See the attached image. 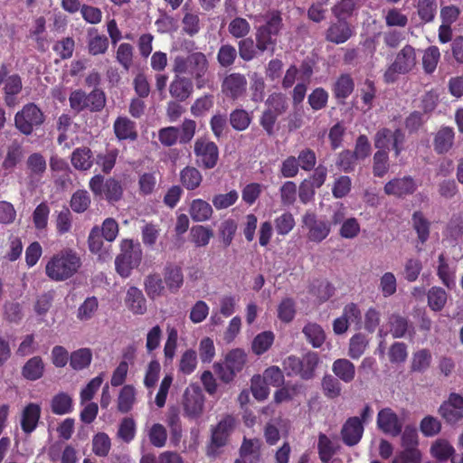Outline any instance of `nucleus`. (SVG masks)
I'll return each instance as SVG.
<instances>
[{
	"label": "nucleus",
	"instance_id": "de8ad7c7",
	"mask_svg": "<svg viewBox=\"0 0 463 463\" xmlns=\"http://www.w3.org/2000/svg\"><path fill=\"white\" fill-rule=\"evenodd\" d=\"M438 261L437 275L448 288H451L455 286V271L449 268L444 253L439 254Z\"/></svg>",
	"mask_w": 463,
	"mask_h": 463
},
{
	"label": "nucleus",
	"instance_id": "69168bd1",
	"mask_svg": "<svg viewBox=\"0 0 463 463\" xmlns=\"http://www.w3.org/2000/svg\"><path fill=\"white\" fill-rule=\"evenodd\" d=\"M147 436L156 448H163L167 440L166 429L160 423H154L148 430Z\"/></svg>",
	"mask_w": 463,
	"mask_h": 463
},
{
	"label": "nucleus",
	"instance_id": "864d4df0",
	"mask_svg": "<svg viewBox=\"0 0 463 463\" xmlns=\"http://www.w3.org/2000/svg\"><path fill=\"white\" fill-rule=\"evenodd\" d=\"M99 308L98 298L94 296L88 297L77 310V318L80 321L90 320Z\"/></svg>",
	"mask_w": 463,
	"mask_h": 463
},
{
	"label": "nucleus",
	"instance_id": "680f3d73",
	"mask_svg": "<svg viewBox=\"0 0 463 463\" xmlns=\"http://www.w3.org/2000/svg\"><path fill=\"white\" fill-rule=\"evenodd\" d=\"M367 345L368 341L366 340V337L363 334L358 333L354 335L350 338L348 355L352 359L360 358L366 350Z\"/></svg>",
	"mask_w": 463,
	"mask_h": 463
},
{
	"label": "nucleus",
	"instance_id": "72a5a7b5",
	"mask_svg": "<svg viewBox=\"0 0 463 463\" xmlns=\"http://www.w3.org/2000/svg\"><path fill=\"white\" fill-rule=\"evenodd\" d=\"M212 205L203 199H194L192 201L189 214L194 222L208 221L213 215Z\"/></svg>",
	"mask_w": 463,
	"mask_h": 463
},
{
	"label": "nucleus",
	"instance_id": "a211bd4d",
	"mask_svg": "<svg viewBox=\"0 0 463 463\" xmlns=\"http://www.w3.org/2000/svg\"><path fill=\"white\" fill-rule=\"evenodd\" d=\"M42 414L40 404L30 402L22 411L20 425L25 435H31L38 427Z\"/></svg>",
	"mask_w": 463,
	"mask_h": 463
},
{
	"label": "nucleus",
	"instance_id": "a878e982",
	"mask_svg": "<svg viewBox=\"0 0 463 463\" xmlns=\"http://www.w3.org/2000/svg\"><path fill=\"white\" fill-rule=\"evenodd\" d=\"M115 136L118 140H136V123L127 117H118L113 124Z\"/></svg>",
	"mask_w": 463,
	"mask_h": 463
},
{
	"label": "nucleus",
	"instance_id": "4c0bfd02",
	"mask_svg": "<svg viewBox=\"0 0 463 463\" xmlns=\"http://www.w3.org/2000/svg\"><path fill=\"white\" fill-rule=\"evenodd\" d=\"M91 361L92 351L87 347L75 350L70 354V365L75 371L88 368Z\"/></svg>",
	"mask_w": 463,
	"mask_h": 463
},
{
	"label": "nucleus",
	"instance_id": "1a4fd4ad",
	"mask_svg": "<svg viewBox=\"0 0 463 463\" xmlns=\"http://www.w3.org/2000/svg\"><path fill=\"white\" fill-rule=\"evenodd\" d=\"M89 186L96 197H104L110 203L118 202L123 195L121 183L113 177L105 181L103 175H95L90 178Z\"/></svg>",
	"mask_w": 463,
	"mask_h": 463
},
{
	"label": "nucleus",
	"instance_id": "c03bdc74",
	"mask_svg": "<svg viewBox=\"0 0 463 463\" xmlns=\"http://www.w3.org/2000/svg\"><path fill=\"white\" fill-rule=\"evenodd\" d=\"M390 169L388 151L378 149L373 157V174L375 177H383Z\"/></svg>",
	"mask_w": 463,
	"mask_h": 463
},
{
	"label": "nucleus",
	"instance_id": "f03ea898",
	"mask_svg": "<svg viewBox=\"0 0 463 463\" xmlns=\"http://www.w3.org/2000/svg\"><path fill=\"white\" fill-rule=\"evenodd\" d=\"M282 28L283 20L279 11L273 10L266 14L265 24L259 26L255 33L256 48L259 52H274Z\"/></svg>",
	"mask_w": 463,
	"mask_h": 463
},
{
	"label": "nucleus",
	"instance_id": "58836bf2",
	"mask_svg": "<svg viewBox=\"0 0 463 463\" xmlns=\"http://www.w3.org/2000/svg\"><path fill=\"white\" fill-rule=\"evenodd\" d=\"M22 88V79L18 74L8 76L4 86L5 101L7 106H12L14 103L15 96L21 92Z\"/></svg>",
	"mask_w": 463,
	"mask_h": 463
},
{
	"label": "nucleus",
	"instance_id": "f257e3e1",
	"mask_svg": "<svg viewBox=\"0 0 463 463\" xmlns=\"http://www.w3.org/2000/svg\"><path fill=\"white\" fill-rule=\"evenodd\" d=\"M81 266L78 253L63 249L53 254L45 265V274L52 281H65L74 276Z\"/></svg>",
	"mask_w": 463,
	"mask_h": 463
},
{
	"label": "nucleus",
	"instance_id": "a18cd8bd",
	"mask_svg": "<svg viewBox=\"0 0 463 463\" xmlns=\"http://www.w3.org/2000/svg\"><path fill=\"white\" fill-rule=\"evenodd\" d=\"M427 298L430 308L435 312H439L445 307L448 294L446 290L440 287H432L428 291Z\"/></svg>",
	"mask_w": 463,
	"mask_h": 463
},
{
	"label": "nucleus",
	"instance_id": "39448f33",
	"mask_svg": "<svg viewBox=\"0 0 463 463\" xmlns=\"http://www.w3.org/2000/svg\"><path fill=\"white\" fill-rule=\"evenodd\" d=\"M142 254L138 243L135 244L132 240H123L120 244V253L115 260L117 272L122 278H128L132 270L140 264Z\"/></svg>",
	"mask_w": 463,
	"mask_h": 463
},
{
	"label": "nucleus",
	"instance_id": "603ef678",
	"mask_svg": "<svg viewBox=\"0 0 463 463\" xmlns=\"http://www.w3.org/2000/svg\"><path fill=\"white\" fill-rule=\"evenodd\" d=\"M134 47L128 43H120L116 52V61L125 71H128L133 64Z\"/></svg>",
	"mask_w": 463,
	"mask_h": 463
},
{
	"label": "nucleus",
	"instance_id": "20e7f679",
	"mask_svg": "<svg viewBox=\"0 0 463 463\" xmlns=\"http://www.w3.org/2000/svg\"><path fill=\"white\" fill-rule=\"evenodd\" d=\"M319 363L316 352H307L302 357L288 355L282 362L283 370L288 377L299 376L302 380H311L315 376Z\"/></svg>",
	"mask_w": 463,
	"mask_h": 463
},
{
	"label": "nucleus",
	"instance_id": "774afa93",
	"mask_svg": "<svg viewBox=\"0 0 463 463\" xmlns=\"http://www.w3.org/2000/svg\"><path fill=\"white\" fill-rule=\"evenodd\" d=\"M421 453L418 448H406L399 452L392 463H420Z\"/></svg>",
	"mask_w": 463,
	"mask_h": 463
},
{
	"label": "nucleus",
	"instance_id": "a19ab883",
	"mask_svg": "<svg viewBox=\"0 0 463 463\" xmlns=\"http://www.w3.org/2000/svg\"><path fill=\"white\" fill-rule=\"evenodd\" d=\"M136 402V391L132 385H124L118 396V410L121 413H128Z\"/></svg>",
	"mask_w": 463,
	"mask_h": 463
},
{
	"label": "nucleus",
	"instance_id": "0eeeda50",
	"mask_svg": "<svg viewBox=\"0 0 463 463\" xmlns=\"http://www.w3.org/2000/svg\"><path fill=\"white\" fill-rule=\"evenodd\" d=\"M44 121L43 112L33 102L25 104L14 116V126L24 136L32 135Z\"/></svg>",
	"mask_w": 463,
	"mask_h": 463
},
{
	"label": "nucleus",
	"instance_id": "e2e57ef3",
	"mask_svg": "<svg viewBox=\"0 0 463 463\" xmlns=\"http://www.w3.org/2000/svg\"><path fill=\"white\" fill-rule=\"evenodd\" d=\"M90 196L86 190H77L71 198L70 205L73 212L81 213L90 207Z\"/></svg>",
	"mask_w": 463,
	"mask_h": 463
},
{
	"label": "nucleus",
	"instance_id": "b1692460",
	"mask_svg": "<svg viewBox=\"0 0 463 463\" xmlns=\"http://www.w3.org/2000/svg\"><path fill=\"white\" fill-rule=\"evenodd\" d=\"M24 157V148L22 144L17 140H13L7 145L5 156L2 162V168L5 171L12 172L18 164L22 162Z\"/></svg>",
	"mask_w": 463,
	"mask_h": 463
},
{
	"label": "nucleus",
	"instance_id": "dca6fc26",
	"mask_svg": "<svg viewBox=\"0 0 463 463\" xmlns=\"http://www.w3.org/2000/svg\"><path fill=\"white\" fill-rule=\"evenodd\" d=\"M377 427L384 434L399 436L402 431V422L391 408H383L377 414Z\"/></svg>",
	"mask_w": 463,
	"mask_h": 463
},
{
	"label": "nucleus",
	"instance_id": "ea45409f",
	"mask_svg": "<svg viewBox=\"0 0 463 463\" xmlns=\"http://www.w3.org/2000/svg\"><path fill=\"white\" fill-rule=\"evenodd\" d=\"M432 361L431 352L427 348H422L413 353L411 362V371L417 373L426 372Z\"/></svg>",
	"mask_w": 463,
	"mask_h": 463
},
{
	"label": "nucleus",
	"instance_id": "4468645a",
	"mask_svg": "<svg viewBox=\"0 0 463 463\" xmlns=\"http://www.w3.org/2000/svg\"><path fill=\"white\" fill-rule=\"evenodd\" d=\"M183 406L185 415L189 418L194 419L203 413L204 396L198 386H191L185 390Z\"/></svg>",
	"mask_w": 463,
	"mask_h": 463
},
{
	"label": "nucleus",
	"instance_id": "09e8293b",
	"mask_svg": "<svg viewBox=\"0 0 463 463\" xmlns=\"http://www.w3.org/2000/svg\"><path fill=\"white\" fill-rule=\"evenodd\" d=\"M440 59V52L439 49L431 45L428 47L423 53L422 56V67L427 74H431L435 71L438 62Z\"/></svg>",
	"mask_w": 463,
	"mask_h": 463
},
{
	"label": "nucleus",
	"instance_id": "37998d69",
	"mask_svg": "<svg viewBox=\"0 0 463 463\" xmlns=\"http://www.w3.org/2000/svg\"><path fill=\"white\" fill-rule=\"evenodd\" d=\"M229 120L234 130L244 131L250 127L252 117L243 109H235L230 113Z\"/></svg>",
	"mask_w": 463,
	"mask_h": 463
},
{
	"label": "nucleus",
	"instance_id": "aec40b11",
	"mask_svg": "<svg viewBox=\"0 0 463 463\" xmlns=\"http://www.w3.org/2000/svg\"><path fill=\"white\" fill-rule=\"evenodd\" d=\"M390 332L393 338L410 337L415 335L413 324L408 317L400 314H392L389 317Z\"/></svg>",
	"mask_w": 463,
	"mask_h": 463
},
{
	"label": "nucleus",
	"instance_id": "9d476101",
	"mask_svg": "<svg viewBox=\"0 0 463 463\" xmlns=\"http://www.w3.org/2000/svg\"><path fill=\"white\" fill-rule=\"evenodd\" d=\"M303 227L309 241L319 243L330 234L332 222L326 217H319L314 212H306L302 216Z\"/></svg>",
	"mask_w": 463,
	"mask_h": 463
},
{
	"label": "nucleus",
	"instance_id": "79ce46f5",
	"mask_svg": "<svg viewBox=\"0 0 463 463\" xmlns=\"http://www.w3.org/2000/svg\"><path fill=\"white\" fill-rule=\"evenodd\" d=\"M165 282L158 273H152L146 277L144 286L147 296L155 299L161 296L165 290Z\"/></svg>",
	"mask_w": 463,
	"mask_h": 463
},
{
	"label": "nucleus",
	"instance_id": "052dcab7",
	"mask_svg": "<svg viewBox=\"0 0 463 463\" xmlns=\"http://www.w3.org/2000/svg\"><path fill=\"white\" fill-rule=\"evenodd\" d=\"M328 92L322 87H317L312 90L307 97V102L315 111L321 110L327 106Z\"/></svg>",
	"mask_w": 463,
	"mask_h": 463
},
{
	"label": "nucleus",
	"instance_id": "7c9ffc66",
	"mask_svg": "<svg viewBox=\"0 0 463 463\" xmlns=\"http://www.w3.org/2000/svg\"><path fill=\"white\" fill-rule=\"evenodd\" d=\"M332 371L335 375L345 383L354 381L355 376V366L347 359H336L332 365Z\"/></svg>",
	"mask_w": 463,
	"mask_h": 463
},
{
	"label": "nucleus",
	"instance_id": "4be33fe9",
	"mask_svg": "<svg viewBox=\"0 0 463 463\" xmlns=\"http://www.w3.org/2000/svg\"><path fill=\"white\" fill-rule=\"evenodd\" d=\"M354 81L348 73L340 74L332 86V92L339 104H345V99L353 93Z\"/></svg>",
	"mask_w": 463,
	"mask_h": 463
},
{
	"label": "nucleus",
	"instance_id": "c85d7f7f",
	"mask_svg": "<svg viewBox=\"0 0 463 463\" xmlns=\"http://www.w3.org/2000/svg\"><path fill=\"white\" fill-rule=\"evenodd\" d=\"M88 35V51L90 54L96 56L104 54L108 51L109 42L106 35L98 33L95 28H91Z\"/></svg>",
	"mask_w": 463,
	"mask_h": 463
},
{
	"label": "nucleus",
	"instance_id": "3c124183",
	"mask_svg": "<svg viewBox=\"0 0 463 463\" xmlns=\"http://www.w3.org/2000/svg\"><path fill=\"white\" fill-rule=\"evenodd\" d=\"M238 52L236 48L230 44H222L217 52V61L223 68L232 66L237 59Z\"/></svg>",
	"mask_w": 463,
	"mask_h": 463
},
{
	"label": "nucleus",
	"instance_id": "0e129e2a",
	"mask_svg": "<svg viewBox=\"0 0 463 463\" xmlns=\"http://www.w3.org/2000/svg\"><path fill=\"white\" fill-rule=\"evenodd\" d=\"M296 312V304L291 298H283L278 306V317L283 323H290Z\"/></svg>",
	"mask_w": 463,
	"mask_h": 463
},
{
	"label": "nucleus",
	"instance_id": "5701e85b",
	"mask_svg": "<svg viewBox=\"0 0 463 463\" xmlns=\"http://www.w3.org/2000/svg\"><path fill=\"white\" fill-rule=\"evenodd\" d=\"M194 91V84L192 80L185 77H181L176 74L169 86V92L172 98L177 101L186 100Z\"/></svg>",
	"mask_w": 463,
	"mask_h": 463
},
{
	"label": "nucleus",
	"instance_id": "4d7b16f0",
	"mask_svg": "<svg viewBox=\"0 0 463 463\" xmlns=\"http://www.w3.org/2000/svg\"><path fill=\"white\" fill-rule=\"evenodd\" d=\"M111 448V440L105 432H99L92 439V451L96 456L107 457Z\"/></svg>",
	"mask_w": 463,
	"mask_h": 463
},
{
	"label": "nucleus",
	"instance_id": "6e6d98bb",
	"mask_svg": "<svg viewBox=\"0 0 463 463\" xmlns=\"http://www.w3.org/2000/svg\"><path fill=\"white\" fill-rule=\"evenodd\" d=\"M412 222L420 241L426 242L430 235V222L421 212L417 211L412 214Z\"/></svg>",
	"mask_w": 463,
	"mask_h": 463
},
{
	"label": "nucleus",
	"instance_id": "6ab92c4d",
	"mask_svg": "<svg viewBox=\"0 0 463 463\" xmlns=\"http://www.w3.org/2000/svg\"><path fill=\"white\" fill-rule=\"evenodd\" d=\"M417 188V184L411 176H403L402 178H393L384 185V193L388 195L403 197L412 194Z\"/></svg>",
	"mask_w": 463,
	"mask_h": 463
},
{
	"label": "nucleus",
	"instance_id": "cd10ccee",
	"mask_svg": "<svg viewBox=\"0 0 463 463\" xmlns=\"http://www.w3.org/2000/svg\"><path fill=\"white\" fill-rule=\"evenodd\" d=\"M45 364L41 356L30 358L22 367V376L28 381H37L43 376Z\"/></svg>",
	"mask_w": 463,
	"mask_h": 463
},
{
	"label": "nucleus",
	"instance_id": "f704fd0d",
	"mask_svg": "<svg viewBox=\"0 0 463 463\" xmlns=\"http://www.w3.org/2000/svg\"><path fill=\"white\" fill-rule=\"evenodd\" d=\"M307 341L314 347L319 348L326 340V334L322 326L317 323H307L302 330Z\"/></svg>",
	"mask_w": 463,
	"mask_h": 463
},
{
	"label": "nucleus",
	"instance_id": "6e6552de",
	"mask_svg": "<svg viewBox=\"0 0 463 463\" xmlns=\"http://www.w3.org/2000/svg\"><path fill=\"white\" fill-rule=\"evenodd\" d=\"M245 364L246 354L241 349H233L226 354L224 364L216 363L213 369L222 382L229 383L243 369Z\"/></svg>",
	"mask_w": 463,
	"mask_h": 463
},
{
	"label": "nucleus",
	"instance_id": "c756f323",
	"mask_svg": "<svg viewBox=\"0 0 463 463\" xmlns=\"http://www.w3.org/2000/svg\"><path fill=\"white\" fill-rule=\"evenodd\" d=\"M71 165L77 170L86 171L93 165V155L90 148L87 146L77 147L71 156Z\"/></svg>",
	"mask_w": 463,
	"mask_h": 463
},
{
	"label": "nucleus",
	"instance_id": "412c9836",
	"mask_svg": "<svg viewBox=\"0 0 463 463\" xmlns=\"http://www.w3.org/2000/svg\"><path fill=\"white\" fill-rule=\"evenodd\" d=\"M164 282L171 293H177L184 285L182 267L174 262H167L163 270Z\"/></svg>",
	"mask_w": 463,
	"mask_h": 463
},
{
	"label": "nucleus",
	"instance_id": "f8f14e48",
	"mask_svg": "<svg viewBox=\"0 0 463 463\" xmlns=\"http://www.w3.org/2000/svg\"><path fill=\"white\" fill-rule=\"evenodd\" d=\"M337 20L331 22L325 32L326 42L342 44L350 40L355 33L354 27L344 17H335Z\"/></svg>",
	"mask_w": 463,
	"mask_h": 463
},
{
	"label": "nucleus",
	"instance_id": "f3484780",
	"mask_svg": "<svg viewBox=\"0 0 463 463\" xmlns=\"http://www.w3.org/2000/svg\"><path fill=\"white\" fill-rule=\"evenodd\" d=\"M439 412L449 424L459 421L463 419V396L451 393L449 400L440 405Z\"/></svg>",
	"mask_w": 463,
	"mask_h": 463
},
{
	"label": "nucleus",
	"instance_id": "423d86ee",
	"mask_svg": "<svg viewBox=\"0 0 463 463\" xmlns=\"http://www.w3.org/2000/svg\"><path fill=\"white\" fill-rule=\"evenodd\" d=\"M416 64V50L413 46L406 44L396 54L394 61L385 71L383 74L384 81L386 83L395 82L399 74H406L411 71Z\"/></svg>",
	"mask_w": 463,
	"mask_h": 463
},
{
	"label": "nucleus",
	"instance_id": "bf43d9fd",
	"mask_svg": "<svg viewBox=\"0 0 463 463\" xmlns=\"http://www.w3.org/2000/svg\"><path fill=\"white\" fill-rule=\"evenodd\" d=\"M430 452L438 460L445 461L454 454L455 449L448 440L438 439L432 444Z\"/></svg>",
	"mask_w": 463,
	"mask_h": 463
},
{
	"label": "nucleus",
	"instance_id": "e433bc0d",
	"mask_svg": "<svg viewBox=\"0 0 463 463\" xmlns=\"http://www.w3.org/2000/svg\"><path fill=\"white\" fill-rule=\"evenodd\" d=\"M415 7L417 14L423 24L434 21L438 11L437 0H418Z\"/></svg>",
	"mask_w": 463,
	"mask_h": 463
},
{
	"label": "nucleus",
	"instance_id": "338daca9",
	"mask_svg": "<svg viewBox=\"0 0 463 463\" xmlns=\"http://www.w3.org/2000/svg\"><path fill=\"white\" fill-rule=\"evenodd\" d=\"M213 236V230L208 227L197 225L191 229L192 241L195 244L196 247L206 246Z\"/></svg>",
	"mask_w": 463,
	"mask_h": 463
},
{
	"label": "nucleus",
	"instance_id": "7ed1b4c3",
	"mask_svg": "<svg viewBox=\"0 0 463 463\" xmlns=\"http://www.w3.org/2000/svg\"><path fill=\"white\" fill-rule=\"evenodd\" d=\"M209 67L208 60L204 53L201 52H192L187 56L178 55L175 58L173 63V71L175 74H188L192 76L198 89L204 86L203 79Z\"/></svg>",
	"mask_w": 463,
	"mask_h": 463
},
{
	"label": "nucleus",
	"instance_id": "393cba45",
	"mask_svg": "<svg viewBox=\"0 0 463 463\" xmlns=\"http://www.w3.org/2000/svg\"><path fill=\"white\" fill-rule=\"evenodd\" d=\"M233 427L234 419L230 415L224 417L213 430L212 445L216 448L224 446Z\"/></svg>",
	"mask_w": 463,
	"mask_h": 463
},
{
	"label": "nucleus",
	"instance_id": "473e14b6",
	"mask_svg": "<svg viewBox=\"0 0 463 463\" xmlns=\"http://www.w3.org/2000/svg\"><path fill=\"white\" fill-rule=\"evenodd\" d=\"M180 182L186 190L194 191L201 185L203 175L196 167L187 165L180 171Z\"/></svg>",
	"mask_w": 463,
	"mask_h": 463
},
{
	"label": "nucleus",
	"instance_id": "5fc2aeb1",
	"mask_svg": "<svg viewBox=\"0 0 463 463\" xmlns=\"http://www.w3.org/2000/svg\"><path fill=\"white\" fill-rule=\"evenodd\" d=\"M118 156V150L116 148L106 150L96 156L95 163L101 167L103 173L109 174L114 168Z\"/></svg>",
	"mask_w": 463,
	"mask_h": 463
},
{
	"label": "nucleus",
	"instance_id": "49530a36",
	"mask_svg": "<svg viewBox=\"0 0 463 463\" xmlns=\"http://www.w3.org/2000/svg\"><path fill=\"white\" fill-rule=\"evenodd\" d=\"M52 413L56 415H64L72 411V399L66 392H59L54 395L51 402Z\"/></svg>",
	"mask_w": 463,
	"mask_h": 463
},
{
	"label": "nucleus",
	"instance_id": "bb28decb",
	"mask_svg": "<svg viewBox=\"0 0 463 463\" xmlns=\"http://www.w3.org/2000/svg\"><path fill=\"white\" fill-rule=\"evenodd\" d=\"M126 305L136 315H143L146 312V300L142 291L137 287H130L127 291Z\"/></svg>",
	"mask_w": 463,
	"mask_h": 463
},
{
	"label": "nucleus",
	"instance_id": "ddd939ff",
	"mask_svg": "<svg viewBox=\"0 0 463 463\" xmlns=\"http://www.w3.org/2000/svg\"><path fill=\"white\" fill-rule=\"evenodd\" d=\"M248 81L246 76L240 72H232L222 81V92L230 99L237 100L244 96Z\"/></svg>",
	"mask_w": 463,
	"mask_h": 463
},
{
	"label": "nucleus",
	"instance_id": "2f4dec72",
	"mask_svg": "<svg viewBox=\"0 0 463 463\" xmlns=\"http://www.w3.org/2000/svg\"><path fill=\"white\" fill-rule=\"evenodd\" d=\"M26 168L31 179L40 180L47 168L44 156L38 152L31 154L26 160Z\"/></svg>",
	"mask_w": 463,
	"mask_h": 463
},
{
	"label": "nucleus",
	"instance_id": "13d9d810",
	"mask_svg": "<svg viewBox=\"0 0 463 463\" xmlns=\"http://www.w3.org/2000/svg\"><path fill=\"white\" fill-rule=\"evenodd\" d=\"M357 160L358 158L351 150L345 149L337 155L335 165L345 173H352L354 171Z\"/></svg>",
	"mask_w": 463,
	"mask_h": 463
},
{
	"label": "nucleus",
	"instance_id": "8fccbe9b",
	"mask_svg": "<svg viewBox=\"0 0 463 463\" xmlns=\"http://www.w3.org/2000/svg\"><path fill=\"white\" fill-rule=\"evenodd\" d=\"M274 342V334L271 331H264L255 336L252 341V351L257 355L266 353Z\"/></svg>",
	"mask_w": 463,
	"mask_h": 463
},
{
	"label": "nucleus",
	"instance_id": "c9c22d12",
	"mask_svg": "<svg viewBox=\"0 0 463 463\" xmlns=\"http://www.w3.org/2000/svg\"><path fill=\"white\" fill-rule=\"evenodd\" d=\"M454 135L452 128L444 127L440 128L434 138L433 145L435 151L439 154L448 152L453 145Z\"/></svg>",
	"mask_w": 463,
	"mask_h": 463
},
{
	"label": "nucleus",
	"instance_id": "9b49d317",
	"mask_svg": "<svg viewBox=\"0 0 463 463\" xmlns=\"http://www.w3.org/2000/svg\"><path fill=\"white\" fill-rule=\"evenodd\" d=\"M194 152L196 163L204 169H213L219 160V148L217 145L206 137H199L195 140Z\"/></svg>",
	"mask_w": 463,
	"mask_h": 463
},
{
	"label": "nucleus",
	"instance_id": "2eb2a0df",
	"mask_svg": "<svg viewBox=\"0 0 463 463\" xmlns=\"http://www.w3.org/2000/svg\"><path fill=\"white\" fill-rule=\"evenodd\" d=\"M364 426L358 416L349 417L342 425L340 435L343 443L347 447L356 446L362 439Z\"/></svg>",
	"mask_w": 463,
	"mask_h": 463
}]
</instances>
